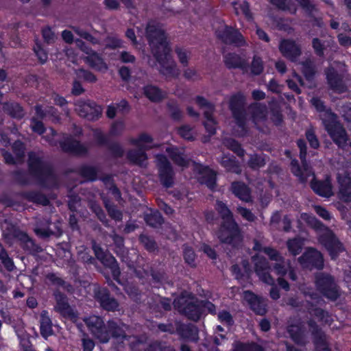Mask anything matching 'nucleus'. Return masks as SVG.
<instances>
[{
  "label": "nucleus",
  "mask_w": 351,
  "mask_h": 351,
  "mask_svg": "<svg viewBox=\"0 0 351 351\" xmlns=\"http://www.w3.org/2000/svg\"><path fill=\"white\" fill-rule=\"evenodd\" d=\"M145 219L148 225L153 227H156L162 222V216L158 211H152L149 214H147Z\"/></svg>",
  "instance_id": "obj_45"
},
{
  "label": "nucleus",
  "mask_w": 351,
  "mask_h": 351,
  "mask_svg": "<svg viewBox=\"0 0 351 351\" xmlns=\"http://www.w3.org/2000/svg\"><path fill=\"white\" fill-rule=\"evenodd\" d=\"M221 165L225 167L228 171L236 173H240L241 169L238 163L235 161L234 157H230L228 155H224L220 160Z\"/></svg>",
  "instance_id": "obj_40"
},
{
  "label": "nucleus",
  "mask_w": 351,
  "mask_h": 351,
  "mask_svg": "<svg viewBox=\"0 0 351 351\" xmlns=\"http://www.w3.org/2000/svg\"><path fill=\"white\" fill-rule=\"evenodd\" d=\"M245 98L242 94L233 95L230 100V108L234 119L232 134L243 136L247 133V118L244 111Z\"/></svg>",
  "instance_id": "obj_7"
},
{
  "label": "nucleus",
  "mask_w": 351,
  "mask_h": 351,
  "mask_svg": "<svg viewBox=\"0 0 351 351\" xmlns=\"http://www.w3.org/2000/svg\"><path fill=\"white\" fill-rule=\"evenodd\" d=\"M156 164L160 182L167 187L171 186L173 182L174 173L170 162L165 156L157 154Z\"/></svg>",
  "instance_id": "obj_14"
},
{
  "label": "nucleus",
  "mask_w": 351,
  "mask_h": 351,
  "mask_svg": "<svg viewBox=\"0 0 351 351\" xmlns=\"http://www.w3.org/2000/svg\"><path fill=\"white\" fill-rule=\"evenodd\" d=\"M12 148L15 154V158L7 152L3 153L5 161L8 164H15L19 162L24 156V145L21 141L14 142Z\"/></svg>",
  "instance_id": "obj_31"
},
{
  "label": "nucleus",
  "mask_w": 351,
  "mask_h": 351,
  "mask_svg": "<svg viewBox=\"0 0 351 351\" xmlns=\"http://www.w3.org/2000/svg\"><path fill=\"white\" fill-rule=\"evenodd\" d=\"M233 351H263V349L254 343L245 345L237 343L235 344Z\"/></svg>",
  "instance_id": "obj_53"
},
{
  "label": "nucleus",
  "mask_w": 351,
  "mask_h": 351,
  "mask_svg": "<svg viewBox=\"0 0 351 351\" xmlns=\"http://www.w3.org/2000/svg\"><path fill=\"white\" fill-rule=\"evenodd\" d=\"M224 145L228 149L232 150L239 156H244V150L241 147V145L234 139L227 138L223 141Z\"/></svg>",
  "instance_id": "obj_49"
},
{
  "label": "nucleus",
  "mask_w": 351,
  "mask_h": 351,
  "mask_svg": "<svg viewBox=\"0 0 351 351\" xmlns=\"http://www.w3.org/2000/svg\"><path fill=\"white\" fill-rule=\"evenodd\" d=\"M72 29L78 36L89 41L93 45L99 44V40L97 38L93 36L92 35H90L86 30L76 26L72 27Z\"/></svg>",
  "instance_id": "obj_48"
},
{
  "label": "nucleus",
  "mask_w": 351,
  "mask_h": 351,
  "mask_svg": "<svg viewBox=\"0 0 351 351\" xmlns=\"http://www.w3.org/2000/svg\"><path fill=\"white\" fill-rule=\"evenodd\" d=\"M144 94L152 101L158 102L162 100L165 93L156 86H147L144 88Z\"/></svg>",
  "instance_id": "obj_39"
},
{
  "label": "nucleus",
  "mask_w": 351,
  "mask_h": 351,
  "mask_svg": "<svg viewBox=\"0 0 351 351\" xmlns=\"http://www.w3.org/2000/svg\"><path fill=\"white\" fill-rule=\"evenodd\" d=\"M237 210L243 219L249 221H254L256 217L250 210L239 206L237 208Z\"/></svg>",
  "instance_id": "obj_62"
},
{
  "label": "nucleus",
  "mask_w": 351,
  "mask_h": 351,
  "mask_svg": "<svg viewBox=\"0 0 351 351\" xmlns=\"http://www.w3.org/2000/svg\"><path fill=\"white\" fill-rule=\"evenodd\" d=\"M216 209L219 214L222 217L223 223H228V230L231 234V238L224 236L223 232L226 229L223 228V231L219 234V240L222 243L231 244L234 246L237 245L241 241L242 237L237 223L232 218V215L226 204L221 201H217L216 203Z\"/></svg>",
  "instance_id": "obj_8"
},
{
  "label": "nucleus",
  "mask_w": 351,
  "mask_h": 351,
  "mask_svg": "<svg viewBox=\"0 0 351 351\" xmlns=\"http://www.w3.org/2000/svg\"><path fill=\"white\" fill-rule=\"evenodd\" d=\"M29 166L31 172L38 178L40 184L48 187L56 185V178L51 167L44 163L36 154H29Z\"/></svg>",
  "instance_id": "obj_10"
},
{
  "label": "nucleus",
  "mask_w": 351,
  "mask_h": 351,
  "mask_svg": "<svg viewBox=\"0 0 351 351\" xmlns=\"http://www.w3.org/2000/svg\"><path fill=\"white\" fill-rule=\"evenodd\" d=\"M125 129L123 121L119 120L112 123L110 128V133L111 135L117 136L121 134Z\"/></svg>",
  "instance_id": "obj_57"
},
{
  "label": "nucleus",
  "mask_w": 351,
  "mask_h": 351,
  "mask_svg": "<svg viewBox=\"0 0 351 351\" xmlns=\"http://www.w3.org/2000/svg\"><path fill=\"white\" fill-rule=\"evenodd\" d=\"M250 112L252 114V119L257 126L265 121L267 114L266 106L262 104H256L250 108Z\"/></svg>",
  "instance_id": "obj_32"
},
{
  "label": "nucleus",
  "mask_w": 351,
  "mask_h": 351,
  "mask_svg": "<svg viewBox=\"0 0 351 351\" xmlns=\"http://www.w3.org/2000/svg\"><path fill=\"white\" fill-rule=\"evenodd\" d=\"M224 62L228 68H241L245 69L246 62L245 59L235 53H228L224 56Z\"/></svg>",
  "instance_id": "obj_36"
},
{
  "label": "nucleus",
  "mask_w": 351,
  "mask_h": 351,
  "mask_svg": "<svg viewBox=\"0 0 351 351\" xmlns=\"http://www.w3.org/2000/svg\"><path fill=\"white\" fill-rule=\"evenodd\" d=\"M180 335L190 341L197 340L198 330L194 325H183L178 328Z\"/></svg>",
  "instance_id": "obj_38"
},
{
  "label": "nucleus",
  "mask_w": 351,
  "mask_h": 351,
  "mask_svg": "<svg viewBox=\"0 0 351 351\" xmlns=\"http://www.w3.org/2000/svg\"><path fill=\"white\" fill-rule=\"evenodd\" d=\"M36 112L38 117L43 118L49 117L53 121H58V116L56 114V110L52 106H36Z\"/></svg>",
  "instance_id": "obj_43"
},
{
  "label": "nucleus",
  "mask_w": 351,
  "mask_h": 351,
  "mask_svg": "<svg viewBox=\"0 0 351 351\" xmlns=\"http://www.w3.org/2000/svg\"><path fill=\"white\" fill-rule=\"evenodd\" d=\"M288 332L292 339L298 344H304L305 342L306 329L302 323L290 324Z\"/></svg>",
  "instance_id": "obj_29"
},
{
  "label": "nucleus",
  "mask_w": 351,
  "mask_h": 351,
  "mask_svg": "<svg viewBox=\"0 0 351 351\" xmlns=\"http://www.w3.org/2000/svg\"><path fill=\"white\" fill-rule=\"evenodd\" d=\"M279 50L285 58L296 62L301 55L300 46L292 40H282L279 45Z\"/></svg>",
  "instance_id": "obj_23"
},
{
  "label": "nucleus",
  "mask_w": 351,
  "mask_h": 351,
  "mask_svg": "<svg viewBox=\"0 0 351 351\" xmlns=\"http://www.w3.org/2000/svg\"><path fill=\"white\" fill-rule=\"evenodd\" d=\"M311 102L312 105L316 108V110L320 112V117L324 124L325 122L324 120V117H326V119H328L327 122L330 123V124H333V121L338 122L337 121V116L330 110H326L323 102L319 99L317 97H313L311 100Z\"/></svg>",
  "instance_id": "obj_30"
},
{
  "label": "nucleus",
  "mask_w": 351,
  "mask_h": 351,
  "mask_svg": "<svg viewBox=\"0 0 351 351\" xmlns=\"http://www.w3.org/2000/svg\"><path fill=\"white\" fill-rule=\"evenodd\" d=\"M304 245V240L300 238L289 239L287 242L289 252L293 256L299 254Z\"/></svg>",
  "instance_id": "obj_42"
},
{
  "label": "nucleus",
  "mask_w": 351,
  "mask_h": 351,
  "mask_svg": "<svg viewBox=\"0 0 351 351\" xmlns=\"http://www.w3.org/2000/svg\"><path fill=\"white\" fill-rule=\"evenodd\" d=\"M252 260L254 263L255 272L260 280L267 285H273L274 280L269 274L270 267L267 260L258 255L254 256Z\"/></svg>",
  "instance_id": "obj_21"
},
{
  "label": "nucleus",
  "mask_w": 351,
  "mask_h": 351,
  "mask_svg": "<svg viewBox=\"0 0 351 351\" xmlns=\"http://www.w3.org/2000/svg\"><path fill=\"white\" fill-rule=\"evenodd\" d=\"M340 112L345 120L349 123V127L351 128V106L350 105L341 106Z\"/></svg>",
  "instance_id": "obj_64"
},
{
  "label": "nucleus",
  "mask_w": 351,
  "mask_h": 351,
  "mask_svg": "<svg viewBox=\"0 0 351 351\" xmlns=\"http://www.w3.org/2000/svg\"><path fill=\"white\" fill-rule=\"evenodd\" d=\"M272 3L276 5L280 9L282 10H286L289 12L291 14H295L296 12L297 8L296 6L291 3L287 0H270Z\"/></svg>",
  "instance_id": "obj_47"
},
{
  "label": "nucleus",
  "mask_w": 351,
  "mask_h": 351,
  "mask_svg": "<svg viewBox=\"0 0 351 351\" xmlns=\"http://www.w3.org/2000/svg\"><path fill=\"white\" fill-rule=\"evenodd\" d=\"M195 102L204 110V112L205 110H208L209 112H213V106L208 103L205 98L197 96L195 99Z\"/></svg>",
  "instance_id": "obj_56"
},
{
  "label": "nucleus",
  "mask_w": 351,
  "mask_h": 351,
  "mask_svg": "<svg viewBox=\"0 0 351 351\" xmlns=\"http://www.w3.org/2000/svg\"><path fill=\"white\" fill-rule=\"evenodd\" d=\"M106 208L112 218L116 220H121L122 218V213L117 210L113 205H111L108 202L104 200Z\"/></svg>",
  "instance_id": "obj_58"
},
{
  "label": "nucleus",
  "mask_w": 351,
  "mask_h": 351,
  "mask_svg": "<svg viewBox=\"0 0 351 351\" xmlns=\"http://www.w3.org/2000/svg\"><path fill=\"white\" fill-rule=\"evenodd\" d=\"M297 143L300 149V155L302 168L299 166L297 160H293L291 162L292 173L298 178L301 182H306L307 179L312 176L313 180L311 182V187L315 193L324 197L332 196L334 193L330 180L329 178H326L324 181H315L314 180V173L308 167L306 161V144L303 140H298Z\"/></svg>",
  "instance_id": "obj_2"
},
{
  "label": "nucleus",
  "mask_w": 351,
  "mask_h": 351,
  "mask_svg": "<svg viewBox=\"0 0 351 351\" xmlns=\"http://www.w3.org/2000/svg\"><path fill=\"white\" fill-rule=\"evenodd\" d=\"M232 191L241 200L245 202L251 200L250 190L244 183L239 182L232 183Z\"/></svg>",
  "instance_id": "obj_35"
},
{
  "label": "nucleus",
  "mask_w": 351,
  "mask_h": 351,
  "mask_svg": "<svg viewBox=\"0 0 351 351\" xmlns=\"http://www.w3.org/2000/svg\"><path fill=\"white\" fill-rule=\"evenodd\" d=\"M75 111L82 117L93 121L100 116L101 108L90 101L80 100L75 103Z\"/></svg>",
  "instance_id": "obj_17"
},
{
  "label": "nucleus",
  "mask_w": 351,
  "mask_h": 351,
  "mask_svg": "<svg viewBox=\"0 0 351 351\" xmlns=\"http://www.w3.org/2000/svg\"><path fill=\"white\" fill-rule=\"evenodd\" d=\"M315 212L323 219L324 220H330L332 218L331 214L324 207L320 206H314Z\"/></svg>",
  "instance_id": "obj_63"
},
{
  "label": "nucleus",
  "mask_w": 351,
  "mask_h": 351,
  "mask_svg": "<svg viewBox=\"0 0 351 351\" xmlns=\"http://www.w3.org/2000/svg\"><path fill=\"white\" fill-rule=\"evenodd\" d=\"M265 165V160L256 154L252 155L249 160V165L252 168H258Z\"/></svg>",
  "instance_id": "obj_61"
},
{
  "label": "nucleus",
  "mask_w": 351,
  "mask_h": 351,
  "mask_svg": "<svg viewBox=\"0 0 351 351\" xmlns=\"http://www.w3.org/2000/svg\"><path fill=\"white\" fill-rule=\"evenodd\" d=\"M175 51L180 64L184 66H187L191 58V51L180 47H176Z\"/></svg>",
  "instance_id": "obj_46"
},
{
  "label": "nucleus",
  "mask_w": 351,
  "mask_h": 351,
  "mask_svg": "<svg viewBox=\"0 0 351 351\" xmlns=\"http://www.w3.org/2000/svg\"><path fill=\"white\" fill-rule=\"evenodd\" d=\"M55 298L57 303L55 306L56 310L64 317H68L71 319H75L77 315L68 304L67 300L64 295L57 292L55 293Z\"/></svg>",
  "instance_id": "obj_26"
},
{
  "label": "nucleus",
  "mask_w": 351,
  "mask_h": 351,
  "mask_svg": "<svg viewBox=\"0 0 351 351\" xmlns=\"http://www.w3.org/2000/svg\"><path fill=\"white\" fill-rule=\"evenodd\" d=\"M4 108L14 117L21 118L23 116V110L17 104H6Z\"/></svg>",
  "instance_id": "obj_52"
},
{
  "label": "nucleus",
  "mask_w": 351,
  "mask_h": 351,
  "mask_svg": "<svg viewBox=\"0 0 351 351\" xmlns=\"http://www.w3.org/2000/svg\"><path fill=\"white\" fill-rule=\"evenodd\" d=\"M315 284L319 292L326 298L335 300L339 296L338 289L330 276L322 273L319 274L316 276Z\"/></svg>",
  "instance_id": "obj_13"
},
{
  "label": "nucleus",
  "mask_w": 351,
  "mask_h": 351,
  "mask_svg": "<svg viewBox=\"0 0 351 351\" xmlns=\"http://www.w3.org/2000/svg\"><path fill=\"white\" fill-rule=\"evenodd\" d=\"M129 142L131 145L138 147L139 149L130 150L128 154V158L132 162L139 165H144L147 160L146 150L161 146L155 142L150 134L145 132L140 134L137 137L130 138Z\"/></svg>",
  "instance_id": "obj_6"
},
{
  "label": "nucleus",
  "mask_w": 351,
  "mask_h": 351,
  "mask_svg": "<svg viewBox=\"0 0 351 351\" xmlns=\"http://www.w3.org/2000/svg\"><path fill=\"white\" fill-rule=\"evenodd\" d=\"M300 65L301 70L306 78L311 80L315 74V69L313 63L310 60H306L305 62H302Z\"/></svg>",
  "instance_id": "obj_51"
},
{
  "label": "nucleus",
  "mask_w": 351,
  "mask_h": 351,
  "mask_svg": "<svg viewBox=\"0 0 351 351\" xmlns=\"http://www.w3.org/2000/svg\"><path fill=\"white\" fill-rule=\"evenodd\" d=\"M306 296H308L309 298L312 300V302L307 301L306 302V308H308V313L311 315H315L317 320L322 321L325 324H330L332 321V317L329 314L323 311L322 309L315 307L313 302H315L317 304L320 303V300L317 297V294L311 293L310 291H307L301 289Z\"/></svg>",
  "instance_id": "obj_19"
},
{
  "label": "nucleus",
  "mask_w": 351,
  "mask_h": 351,
  "mask_svg": "<svg viewBox=\"0 0 351 351\" xmlns=\"http://www.w3.org/2000/svg\"><path fill=\"white\" fill-rule=\"evenodd\" d=\"M253 249L255 251L264 252L269 256L271 261L276 262L274 265V269L277 275L284 276L288 273V276L290 279L292 280H296V275L291 268L290 263H285L282 256L276 250L269 247H263L257 241H255Z\"/></svg>",
  "instance_id": "obj_9"
},
{
  "label": "nucleus",
  "mask_w": 351,
  "mask_h": 351,
  "mask_svg": "<svg viewBox=\"0 0 351 351\" xmlns=\"http://www.w3.org/2000/svg\"><path fill=\"white\" fill-rule=\"evenodd\" d=\"M87 327L93 335L101 343H107L110 340V333L117 341L123 342L127 340V336L125 334V325L118 326L114 322H108L106 326L104 320L99 316L91 315L84 319Z\"/></svg>",
  "instance_id": "obj_3"
},
{
  "label": "nucleus",
  "mask_w": 351,
  "mask_h": 351,
  "mask_svg": "<svg viewBox=\"0 0 351 351\" xmlns=\"http://www.w3.org/2000/svg\"><path fill=\"white\" fill-rule=\"evenodd\" d=\"M173 305L180 312L193 320H197L202 311L201 304H197L193 297L187 293L175 299Z\"/></svg>",
  "instance_id": "obj_11"
},
{
  "label": "nucleus",
  "mask_w": 351,
  "mask_h": 351,
  "mask_svg": "<svg viewBox=\"0 0 351 351\" xmlns=\"http://www.w3.org/2000/svg\"><path fill=\"white\" fill-rule=\"evenodd\" d=\"M34 51L38 57L39 61L43 64L45 63L47 58V53L45 52V51L42 48L40 44L36 43V45L34 47Z\"/></svg>",
  "instance_id": "obj_59"
},
{
  "label": "nucleus",
  "mask_w": 351,
  "mask_h": 351,
  "mask_svg": "<svg viewBox=\"0 0 351 351\" xmlns=\"http://www.w3.org/2000/svg\"><path fill=\"white\" fill-rule=\"evenodd\" d=\"M300 219L316 230L319 243L326 248L332 259H335L340 253L344 251L342 244L335 237L332 232L314 216L302 213Z\"/></svg>",
  "instance_id": "obj_4"
},
{
  "label": "nucleus",
  "mask_w": 351,
  "mask_h": 351,
  "mask_svg": "<svg viewBox=\"0 0 351 351\" xmlns=\"http://www.w3.org/2000/svg\"><path fill=\"white\" fill-rule=\"evenodd\" d=\"M40 333L41 335L47 339L53 334L52 324L51 319L46 311H43L40 315Z\"/></svg>",
  "instance_id": "obj_37"
},
{
  "label": "nucleus",
  "mask_w": 351,
  "mask_h": 351,
  "mask_svg": "<svg viewBox=\"0 0 351 351\" xmlns=\"http://www.w3.org/2000/svg\"><path fill=\"white\" fill-rule=\"evenodd\" d=\"M326 78L330 88L337 93H343L346 90V86L342 82L341 77L334 68L328 69L326 72Z\"/></svg>",
  "instance_id": "obj_27"
},
{
  "label": "nucleus",
  "mask_w": 351,
  "mask_h": 351,
  "mask_svg": "<svg viewBox=\"0 0 351 351\" xmlns=\"http://www.w3.org/2000/svg\"><path fill=\"white\" fill-rule=\"evenodd\" d=\"M165 151L169 154L171 158L177 165L181 167H186L189 165V160L188 158L180 153L176 148L171 147L166 145L165 147Z\"/></svg>",
  "instance_id": "obj_34"
},
{
  "label": "nucleus",
  "mask_w": 351,
  "mask_h": 351,
  "mask_svg": "<svg viewBox=\"0 0 351 351\" xmlns=\"http://www.w3.org/2000/svg\"><path fill=\"white\" fill-rule=\"evenodd\" d=\"M31 127L34 132L40 134L45 131L47 134L44 136V138L52 145H56L59 143L64 151L71 152L76 154H84L86 152L87 149L84 145L71 137H67L64 141H61L59 136L55 132L53 129L49 128L48 130H45L41 121L33 119Z\"/></svg>",
  "instance_id": "obj_5"
},
{
  "label": "nucleus",
  "mask_w": 351,
  "mask_h": 351,
  "mask_svg": "<svg viewBox=\"0 0 351 351\" xmlns=\"http://www.w3.org/2000/svg\"><path fill=\"white\" fill-rule=\"evenodd\" d=\"M216 35L225 43L234 44L237 46L244 45L245 43L243 36L238 30L226 25L219 26L216 31Z\"/></svg>",
  "instance_id": "obj_15"
},
{
  "label": "nucleus",
  "mask_w": 351,
  "mask_h": 351,
  "mask_svg": "<svg viewBox=\"0 0 351 351\" xmlns=\"http://www.w3.org/2000/svg\"><path fill=\"white\" fill-rule=\"evenodd\" d=\"M76 75L79 78H82L88 82H95L96 76L90 71L84 69H79L76 71Z\"/></svg>",
  "instance_id": "obj_55"
},
{
  "label": "nucleus",
  "mask_w": 351,
  "mask_h": 351,
  "mask_svg": "<svg viewBox=\"0 0 351 351\" xmlns=\"http://www.w3.org/2000/svg\"><path fill=\"white\" fill-rule=\"evenodd\" d=\"M233 7L236 14H243L248 21L252 19V14L250 12L249 5L245 1L235 2L233 3Z\"/></svg>",
  "instance_id": "obj_41"
},
{
  "label": "nucleus",
  "mask_w": 351,
  "mask_h": 351,
  "mask_svg": "<svg viewBox=\"0 0 351 351\" xmlns=\"http://www.w3.org/2000/svg\"><path fill=\"white\" fill-rule=\"evenodd\" d=\"M216 35L225 43L234 44L237 46L244 45L245 43L243 36L238 30L226 25L219 26L216 31Z\"/></svg>",
  "instance_id": "obj_16"
},
{
  "label": "nucleus",
  "mask_w": 351,
  "mask_h": 351,
  "mask_svg": "<svg viewBox=\"0 0 351 351\" xmlns=\"http://www.w3.org/2000/svg\"><path fill=\"white\" fill-rule=\"evenodd\" d=\"M178 134L183 138L189 141H193L195 139L196 134L193 129L189 125H182L178 129Z\"/></svg>",
  "instance_id": "obj_50"
},
{
  "label": "nucleus",
  "mask_w": 351,
  "mask_h": 351,
  "mask_svg": "<svg viewBox=\"0 0 351 351\" xmlns=\"http://www.w3.org/2000/svg\"><path fill=\"white\" fill-rule=\"evenodd\" d=\"M146 36L160 73L167 78L178 77L180 69L171 55V49L162 27L154 21L149 22L146 27Z\"/></svg>",
  "instance_id": "obj_1"
},
{
  "label": "nucleus",
  "mask_w": 351,
  "mask_h": 351,
  "mask_svg": "<svg viewBox=\"0 0 351 351\" xmlns=\"http://www.w3.org/2000/svg\"><path fill=\"white\" fill-rule=\"evenodd\" d=\"M75 45L82 51L86 54L84 60L85 63L90 67L102 73H105L108 70V66L103 58L97 52L88 47L82 40L77 39Z\"/></svg>",
  "instance_id": "obj_12"
},
{
  "label": "nucleus",
  "mask_w": 351,
  "mask_h": 351,
  "mask_svg": "<svg viewBox=\"0 0 351 351\" xmlns=\"http://www.w3.org/2000/svg\"><path fill=\"white\" fill-rule=\"evenodd\" d=\"M95 298L100 302L101 306L107 311H114L118 307L117 302L109 296L108 291L104 288L95 287Z\"/></svg>",
  "instance_id": "obj_24"
},
{
  "label": "nucleus",
  "mask_w": 351,
  "mask_h": 351,
  "mask_svg": "<svg viewBox=\"0 0 351 351\" xmlns=\"http://www.w3.org/2000/svg\"><path fill=\"white\" fill-rule=\"evenodd\" d=\"M93 249L96 257L105 266L110 268L114 278L117 280L120 274V271L115 258L110 254L104 251L103 249H101V247H100L96 243L93 244Z\"/></svg>",
  "instance_id": "obj_20"
},
{
  "label": "nucleus",
  "mask_w": 351,
  "mask_h": 351,
  "mask_svg": "<svg viewBox=\"0 0 351 351\" xmlns=\"http://www.w3.org/2000/svg\"><path fill=\"white\" fill-rule=\"evenodd\" d=\"M263 70V63L262 60L257 56H254L251 64V73L254 75H259Z\"/></svg>",
  "instance_id": "obj_54"
},
{
  "label": "nucleus",
  "mask_w": 351,
  "mask_h": 351,
  "mask_svg": "<svg viewBox=\"0 0 351 351\" xmlns=\"http://www.w3.org/2000/svg\"><path fill=\"white\" fill-rule=\"evenodd\" d=\"M298 261L303 267L309 269L313 267L322 269L324 265V259L322 254L313 248H308L302 256L298 258Z\"/></svg>",
  "instance_id": "obj_18"
},
{
  "label": "nucleus",
  "mask_w": 351,
  "mask_h": 351,
  "mask_svg": "<svg viewBox=\"0 0 351 351\" xmlns=\"http://www.w3.org/2000/svg\"><path fill=\"white\" fill-rule=\"evenodd\" d=\"M184 258L185 261L190 265H195V255L193 250L188 247L184 250Z\"/></svg>",
  "instance_id": "obj_60"
},
{
  "label": "nucleus",
  "mask_w": 351,
  "mask_h": 351,
  "mask_svg": "<svg viewBox=\"0 0 351 351\" xmlns=\"http://www.w3.org/2000/svg\"><path fill=\"white\" fill-rule=\"evenodd\" d=\"M201 183L205 184L209 189H214L215 186V173L208 167H201L199 176L198 177Z\"/></svg>",
  "instance_id": "obj_33"
},
{
  "label": "nucleus",
  "mask_w": 351,
  "mask_h": 351,
  "mask_svg": "<svg viewBox=\"0 0 351 351\" xmlns=\"http://www.w3.org/2000/svg\"><path fill=\"white\" fill-rule=\"evenodd\" d=\"M309 330L312 334L315 335V343L316 351H329L326 341V336L322 333L313 320L308 322Z\"/></svg>",
  "instance_id": "obj_28"
},
{
  "label": "nucleus",
  "mask_w": 351,
  "mask_h": 351,
  "mask_svg": "<svg viewBox=\"0 0 351 351\" xmlns=\"http://www.w3.org/2000/svg\"><path fill=\"white\" fill-rule=\"evenodd\" d=\"M243 298L256 313L263 315L266 313L267 304L263 298H259L248 291L243 292Z\"/></svg>",
  "instance_id": "obj_25"
},
{
  "label": "nucleus",
  "mask_w": 351,
  "mask_h": 351,
  "mask_svg": "<svg viewBox=\"0 0 351 351\" xmlns=\"http://www.w3.org/2000/svg\"><path fill=\"white\" fill-rule=\"evenodd\" d=\"M204 118L205 121L204 122V125L206 131L211 135L214 134L217 129V123L213 116V112H209L208 110H205Z\"/></svg>",
  "instance_id": "obj_44"
},
{
  "label": "nucleus",
  "mask_w": 351,
  "mask_h": 351,
  "mask_svg": "<svg viewBox=\"0 0 351 351\" xmlns=\"http://www.w3.org/2000/svg\"><path fill=\"white\" fill-rule=\"evenodd\" d=\"M338 182V196L345 202L351 201V178L346 171L338 173L337 176Z\"/></svg>",
  "instance_id": "obj_22"
}]
</instances>
